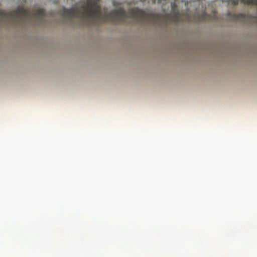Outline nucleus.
Wrapping results in <instances>:
<instances>
[{
	"mask_svg": "<svg viewBox=\"0 0 257 257\" xmlns=\"http://www.w3.org/2000/svg\"><path fill=\"white\" fill-rule=\"evenodd\" d=\"M239 0H228L230 2L231 4L235 6L238 4ZM241 3L247 5H254L257 6V0H240Z\"/></svg>",
	"mask_w": 257,
	"mask_h": 257,
	"instance_id": "6",
	"label": "nucleus"
},
{
	"mask_svg": "<svg viewBox=\"0 0 257 257\" xmlns=\"http://www.w3.org/2000/svg\"><path fill=\"white\" fill-rule=\"evenodd\" d=\"M99 1L86 0V2L81 3L80 7L64 9L61 15L65 22L72 27L96 26L106 23L125 24L128 19L141 23L149 17L147 13L137 8L130 9L127 13L123 8H119L109 13L104 9L103 13Z\"/></svg>",
	"mask_w": 257,
	"mask_h": 257,
	"instance_id": "1",
	"label": "nucleus"
},
{
	"mask_svg": "<svg viewBox=\"0 0 257 257\" xmlns=\"http://www.w3.org/2000/svg\"><path fill=\"white\" fill-rule=\"evenodd\" d=\"M175 4L172 6V13L170 14H165L162 17L161 19L163 20V23L165 25H168L172 23H176L177 22V13L175 9Z\"/></svg>",
	"mask_w": 257,
	"mask_h": 257,
	"instance_id": "4",
	"label": "nucleus"
},
{
	"mask_svg": "<svg viewBox=\"0 0 257 257\" xmlns=\"http://www.w3.org/2000/svg\"><path fill=\"white\" fill-rule=\"evenodd\" d=\"M217 19V15L215 12H213L211 16L207 15L204 11L201 14L195 13L192 17L188 18V21L195 23L202 22L211 21Z\"/></svg>",
	"mask_w": 257,
	"mask_h": 257,
	"instance_id": "3",
	"label": "nucleus"
},
{
	"mask_svg": "<svg viewBox=\"0 0 257 257\" xmlns=\"http://www.w3.org/2000/svg\"><path fill=\"white\" fill-rule=\"evenodd\" d=\"M113 5H114V6H116V5L115 4V3L114 2L113 3Z\"/></svg>",
	"mask_w": 257,
	"mask_h": 257,
	"instance_id": "9",
	"label": "nucleus"
},
{
	"mask_svg": "<svg viewBox=\"0 0 257 257\" xmlns=\"http://www.w3.org/2000/svg\"><path fill=\"white\" fill-rule=\"evenodd\" d=\"M256 18L257 19V17Z\"/></svg>",
	"mask_w": 257,
	"mask_h": 257,
	"instance_id": "10",
	"label": "nucleus"
},
{
	"mask_svg": "<svg viewBox=\"0 0 257 257\" xmlns=\"http://www.w3.org/2000/svg\"><path fill=\"white\" fill-rule=\"evenodd\" d=\"M177 15H178V22L179 20V18H180V14L178 12Z\"/></svg>",
	"mask_w": 257,
	"mask_h": 257,
	"instance_id": "7",
	"label": "nucleus"
},
{
	"mask_svg": "<svg viewBox=\"0 0 257 257\" xmlns=\"http://www.w3.org/2000/svg\"><path fill=\"white\" fill-rule=\"evenodd\" d=\"M228 17L232 21L245 23L251 16L245 14H231L228 13Z\"/></svg>",
	"mask_w": 257,
	"mask_h": 257,
	"instance_id": "5",
	"label": "nucleus"
},
{
	"mask_svg": "<svg viewBox=\"0 0 257 257\" xmlns=\"http://www.w3.org/2000/svg\"><path fill=\"white\" fill-rule=\"evenodd\" d=\"M153 2H154V3H155V2H156L157 0H153ZM157 1H158V2H159V3H161V1H162V0H157Z\"/></svg>",
	"mask_w": 257,
	"mask_h": 257,
	"instance_id": "8",
	"label": "nucleus"
},
{
	"mask_svg": "<svg viewBox=\"0 0 257 257\" xmlns=\"http://www.w3.org/2000/svg\"><path fill=\"white\" fill-rule=\"evenodd\" d=\"M45 18V11L38 9L34 12L19 6L12 12L0 10V22H5L17 26H22L29 22L34 25L42 26Z\"/></svg>",
	"mask_w": 257,
	"mask_h": 257,
	"instance_id": "2",
	"label": "nucleus"
}]
</instances>
